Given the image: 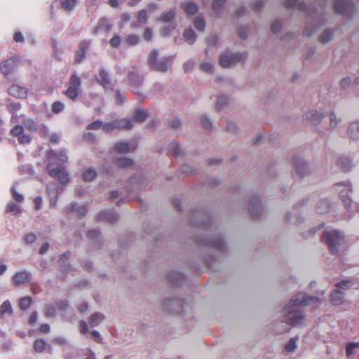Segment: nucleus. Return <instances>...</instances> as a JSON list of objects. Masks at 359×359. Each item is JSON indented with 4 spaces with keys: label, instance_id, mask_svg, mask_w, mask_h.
Instances as JSON below:
<instances>
[{
    "label": "nucleus",
    "instance_id": "1",
    "mask_svg": "<svg viewBox=\"0 0 359 359\" xmlns=\"http://www.w3.org/2000/svg\"><path fill=\"white\" fill-rule=\"evenodd\" d=\"M68 156L65 151L54 152L53 151L48 153L46 163L49 175L57 178L60 182L65 184L69 181V175L62 164L67 162Z\"/></svg>",
    "mask_w": 359,
    "mask_h": 359
},
{
    "label": "nucleus",
    "instance_id": "2",
    "mask_svg": "<svg viewBox=\"0 0 359 359\" xmlns=\"http://www.w3.org/2000/svg\"><path fill=\"white\" fill-rule=\"evenodd\" d=\"M336 190L339 193L344 204L351 212L359 211L358 203L353 202L349 196L351 192V185L349 182H339L335 184Z\"/></svg>",
    "mask_w": 359,
    "mask_h": 359
},
{
    "label": "nucleus",
    "instance_id": "3",
    "mask_svg": "<svg viewBox=\"0 0 359 359\" xmlns=\"http://www.w3.org/2000/svg\"><path fill=\"white\" fill-rule=\"evenodd\" d=\"M322 239L332 252H337L339 247L343 245L345 241L344 235L334 229L326 230Z\"/></svg>",
    "mask_w": 359,
    "mask_h": 359
},
{
    "label": "nucleus",
    "instance_id": "4",
    "mask_svg": "<svg viewBox=\"0 0 359 359\" xmlns=\"http://www.w3.org/2000/svg\"><path fill=\"white\" fill-rule=\"evenodd\" d=\"M133 126L132 122L128 119H122L120 121H115L114 123H103L100 121H96L88 125V128L91 130L102 129L106 132H111L115 128H126L128 129Z\"/></svg>",
    "mask_w": 359,
    "mask_h": 359
},
{
    "label": "nucleus",
    "instance_id": "5",
    "mask_svg": "<svg viewBox=\"0 0 359 359\" xmlns=\"http://www.w3.org/2000/svg\"><path fill=\"white\" fill-rule=\"evenodd\" d=\"M157 57L158 52L156 50H152L149 56L148 60L149 67L155 71L162 72L167 71L170 66L169 60L163 59L158 61Z\"/></svg>",
    "mask_w": 359,
    "mask_h": 359
},
{
    "label": "nucleus",
    "instance_id": "6",
    "mask_svg": "<svg viewBox=\"0 0 359 359\" xmlns=\"http://www.w3.org/2000/svg\"><path fill=\"white\" fill-rule=\"evenodd\" d=\"M243 60V55L239 53H222L219 58L220 65L224 68L231 67Z\"/></svg>",
    "mask_w": 359,
    "mask_h": 359
},
{
    "label": "nucleus",
    "instance_id": "7",
    "mask_svg": "<svg viewBox=\"0 0 359 359\" xmlns=\"http://www.w3.org/2000/svg\"><path fill=\"white\" fill-rule=\"evenodd\" d=\"M352 284L348 280H344L337 285V288L332 292V302L335 305H340L344 302V290L351 287Z\"/></svg>",
    "mask_w": 359,
    "mask_h": 359
},
{
    "label": "nucleus",
    "instance_id": "8",
    "mask_svg": "<svg viewBox=\"0 0 359 359\" xmlns=\"http://www.w3.org/2000/svg\"><path fill=\"white\" fill-rule=\"evenodd\" d=\"M13 136L18 138L19 143L25 144L31 142L32 137L29 133L20 124H16L11 131Z\"/></svg>",
    "mask_w": 359,
    "mask_h": 359
},
{
    "label": "nucleus",
    "instance_id": "9",
    "mask_svg": "<svg viewBox=\"0 0 359 359\" xmlns=\"http://www.w3.org/2000/svg\"><path fill=\"white\" fill-rule=\"evenodd\" d=\"M316 302L318 299L316 297H307L306 294L300 292L292 298L290 307L314 304Z\"/></svg>",
    "mask_w": 359,
    "mask_h": 359
},
{
    "label": "nucleus",
    "instance_id": "10",
    "mask_svg": "<svg viewBox=\"0 0 359 359\" xmlns=\"http://www.w3.org/2000/svg\"><path fill=\"white\" fill-rule=\"evenodd\" d=\"M17 116H13L12 117V122L13 123H17L18 122L19 124L22 125L24 128L29 133L31 132H34L37 130V124L36 121L29 117H27L25 116H21L20 120L17 121Z\"/></svg>",
    "mask_w": 359,
    "mask_h": 359
},
{
    "label": "nucleus",
    "instance_id": "11",
    "mask_svg": "<svg viewBox=\"0 0 359 359\" xmlns=\"http://www.w3.org/2000/svg\"><path fill=\"white\" fill-rule=\"evenodd\" d=\"M80 86V79L76 75H72L70 79L69 86L66 90L65 95L71 99H75L78 95Z\"/></svg>",
    "mask_w": 359,
    "mask_h": 359
},
{
    "label": "nucleus",
    "instance_id": "12",
    "mask_svg": "<svg viewBox=\"0 0 359 359\" xmlns=\"http://www.w3.org/2000/svg\"><path fill=\"white\" fill-rule=\"evenodd\" d=\"M304 316L299 310L290 311L285 317V320L294 325H299L304 321Z\"/></svg>",
    "mask_w": 359,
    "mask_h": 359
},
{
    "label": "nucleus",
    "instance_id": "13",
    "mask_svg": "<svg viewBox=\"0 0 359 359\" xmlns=\"http://www.w3.org/2000/svg\"><path fill=\"white\" fill-rule=\"evenodd\" d=\"M31 275L27 271H20L16 272L13 277V282L15 285L19 286L28 282Z\"/></svg>",
    "mask_w": 359,
    "mask_h": 359
},
{
    "label": "nucleus",
    "instance_id": "14",
    "mask_svg": "<svg viewBox=\"0 0 359 359\" xmlns=\"http://www.w3.org/2000/svg\"><path fill=\"white\" fill-rule=\"evenodd\" d=\"M136 147L134 142H120L116 144V150L120 153H127L133 151Z\"/></svg>",
    "mask_w": 359,
    "mask_h": 359
},
{
    "label": "nucleus",
    "instance_id": "15",
    "mask_svg": "<svg viewBox=\"0 0 359 359\" xmlns=\"http://www.w3.org/2000/svg\"><path fill=\"white\" fill-rule=\"evenodd\" d=\"M111 28V24L108 19L102 18L99 20L97 26L95 27L94 32L95 34L101 32H107Z\"/></svg>",
    "mask_w": 359,
    "mask_h": 359
},
{
    "label": "nucleus",
    "instance_id": "16",
    "mask_svg": "<svg viewBox=\"0 0 359 359\" xmlns=\"http://www.w3.org/2000/svg\"><path fill=\"white\" fill-rule=\"evenodd\" d=\"M10 95L18 98H24L27 96V90L18 85H13L8 90Z\"/></svg>",
    "mask_w": 359,
    "mask_h": 359
},
{
    "label": "nucleus",
    "instance_id": "17",
    "mask_svg": "<svg viewBox=\"0 0 359 359\" xmlns=\"http://www.w3.org/2000/svg\"><path fill=\"white\" fill-rule=\"evenodd\" d=\"M348 134L352 140H359V121L353 122L349 125Z\"/></svg>",
    "mask_w": 359,
    "mask_h": 359
},
{
    "label": "nucleus",
    "instance_id": "18",
    "mask_svg": "<svg viewBox=\"0 0 359 359\" xmlns=\"http://www.w3.org/2000/svg\"><path fill=\"white\" fill-rule=\"evenodd\" d=\"M15 67V60L13 59L8 60L0 65V71L4 75L10 74Z\"/></svg>",
    "mask_w": 359,
    "mask_h": 359
},
{
    "label": "nucleus",
    "instance_id": "19",
    "mask_svg": "<svg viewBox=\"0 0 359 359\" xmlns=\"http://www.w3.org/2000/svg\"><path fill=\"white\" fill-rule=\"evenodd\" d=\"M305 117L313 123H316L323 119V115L318 111L311 110L306 114Z\"/></svg>",
    "mask_w": 359,
    "mask_h": 359
},
{
    "label": "nucleus",
    "instance_id": "20",
    "mask_svg": "<svg viewBox=\"0 0 359 359\" xmlns=\"http://www.w3.org/2000/svg\"><path fill=\"white\" fill-rule=\"evenodd\" d=\"M359 351V343L349 342L346 344V354L347 357L355 355Z\"/></svg>",
    "mask_w": 359,
    "mask_h": 359
},
{
    "label": "nucleus",
    "instance_id": "21",
    "mask_svg": "<svg viewBox=\"0 0 359 359\" xmlns=\"http://www.w3.org/2000/svg\"><path fill=\"white\" fill-rule=\"evenodd\" d=\"M341 123V118L337 116L334 112L330 114V126L332 129H338L340 123Z\"/></svg>",
    "mask_w": 359,
    "mask_h": 359
},
{
    "label": "nucleus",
    "instance_id": "22",
    "mask_svg": "<svg viewBox=\"0 0 359 359\" xmlns=\"http://www.w3.org/2000/svg\"><path fill=\"white\" fill-rule=\"evenodd\" d=\"M13 313L11 304L8 300L5 301L0 307V316L4 317L5 315L11 316Z\"/></svg>",
    "mask_w": 359,
    "mask_h": 359
},
{
    "label": "nucleus",
    "instance_id": "23",
    "mask_svg": "<svg viewBox=\"0 0 359 359\" xmlns=\"http://www.w3.org/2000/svg\"><path fill=\"white\" fill-rule=\"evenodd\" d=\"M61 7L66 11H72L77 4V0H61Z\"/></svg>",
    "mask_w": 359,
    "mask_h": 359
},
{
    "label": "nucleus",
    "instance_id": "24",
    "mask_svg": "<svg viewBox=\"0 0 359 359\" xmlns=\"http://www.w3.org/2000/svg\"><path fill=\"white\" fill-rule=\"evenodd\" d=\"M67 210L75 212L79 215H83L86 212V208L84 205H78L76 203H71L67 207Z\"/></svg>",
    "mask_w": 359,
    "mask_h": 359
},
{
    "label": "nucleus",
    "instance_id": "25",
    "mask_svg": "<svg viewBox=\"0 0 359 359\" xmlns=\"http://www.w3.org/2000/svg\"><path fill=\"white\" fill-rule=\"evenodd\" d=\"M104 316L102 313H95L90 316V323L92 326H97L104 320Z\"/></svg>",
    "mask_w": 359,
    "mask_h": 359
},
{
    "label": "nucleus",
    "instance_id": "26",
    "mask_svg": "<svg viewBox=\"0 0 359 359\" xmlns=\"http://www.w3.org/2000/svg\"><path fill=\"white\" fill-rule=\"evenodd\" d=\"M182 8H183L184 12L189 15H193V14L196 13L198 11L197 6L195 4L191 3V2L184 3L182 5Z\"/></svg>",
    "mask_w": 359,
    "mask_h": 359
},
{
    "label": "nucleus",
    "instance_id": "27",
    "mask_svg": "<svg viewBox=\"0 0 359 359\" xmlns=\"http://www.w3.org/2000/svg\"><path fill=\"white\" fill-rule=\"evenodd\" d=\"M6 212H12L13 215H19L21 213L22 208L20 205H18L13 202H11V203H8L6 208Z\"/></svg>",
    "mask_w": 359,
    "mask_h": 359
},
{
    "label": "nucleus",
    "instance_id": "28",
    "mask_svg": "<svg viewBox=\"0 0 359 359\" xmlns=\"http://www.w3.org/2000/svg\"><path fill=\"white\" fill-rule=\"evenodd\" d=\"M53 185H48L47 187V191L50 196V205L53 207L56 204L57 191H53Z\"/></svg>",
    "mask_w": 359,
    "mask_h": 359
},
{
    "label": "nucleus",
    "instance_id": "29",
    "mask_svg": "<svg viewBox=\"0 0 359 359\" xmlns=\"http://www.w3.org/2000/svg\"><path fill=\"white\" fill-rule=\"evenodd\" d=\"M184 38L187 43L190 44L193 43L196 39L194 32L191 29H186L184 32Z\"/></svg>",
    "mask_w": 359,
    "mask_h": 359
},
{
    "label": "nucleus",
    "instance_id": "30",
    "mask_svg": "<svg viewBox=\"0 0 359 359\" xmlns=\"http://www.w3.org/2000/svg\"><path fill=\"white\" fill-rule=\"evenodd\" d=\"M98 82L104 87L107 88L109 85L107 79V74L104 70H100L99 74Z\"/></svg>",
    "mask_w": 359,
    "mask_h": 359
},
{
    "label": "nucleus",
    "instance_id": "31",
    "mask_svg": "<svg viewBox=\"0 0 359 359\" xmlns=\"http://www.w3.org/2000/svg\"><path fill=\"white\" fill-rule=\"evenodd\" d=\"M96 176L95 171L92 168H88L85 170V171L83 173V178L85 181H91L93 180Z\"/></svg>",
    "mask_w": 359,
    "mask_h": 359
},
{
    "label": "nucleus",
    "instance_id": "32",
    "mask_svg": "<svg viewBox=\"0 0 359 359\" xmlns=\"http://www.w3.org/2000/svg\"><path fill=\"white\" fill-rule=\"evenodd\" d=\"M175 15L174 11H170L163 13L159 18V20L162 22H169L175 18Z\"/></svg>",
    "mask_w": 359,
    "mask_h": 359
},
{
    "label": "nucleus",
    "instance_id": "33",
    "mask_svg": "<svg viewBox=\"0 0 359 359\" xmlns=\"http://www.w3.org/2000/svg\"><path fill=\"white\" fill-rule=\"evenodd\" d=\"M31 304H32V299L30 297H23L20 301V307L22 309L25 310L30 306Z\"/></svg>",
    "mask_w": 359,
    "mask_h": 359
},
{
    "label": "nucleus",
    "instance_id": "34",
    "mask_svg": "<svg viewBox=\"0 0 359 359\" xmlns=\"http://www.w3.org/2000/svg\"><path fill=\"white\" fill-rule=\"evenodd\" d=\"M46 348V342L43 339H39L34 342V348L38 352H42Z\"/></svg>",
    "mask_w": 359,
    "mask_h": 359
},
{
    "label": "nucleus",
    "instance_id": "35",
    "mask_svg": "<svg viewBox=\"0 0 359 359\" xmlns=\"http://www.w3.org/2000/svg\"><path fill=\"white\" fill-rule=\"evenodd\" d=\"M147 117V112L144 110H137L134 114V119L141 122L143 121Z\"/></svg>",
    "mask_w": 359,
    "mask_h": 359
},
{
    "label": "nucleus",
    "instance_id": "36",
    "mask_svg": "<svg viewBox=\"0 0 359 359\" xmlns=\"http://www.w3.org/2000/svg\"><path fill=\"white\" fill-rule=\"evenodd\" d=\"M332 37V32L330 30L325 31L320 36V41L323 43L328 42Z\"/></svg>",
    "mask_w": 359,
    "mask_h": 359
},
{
    "label": "nucleus",
    "instance_id": "37",
    "mask_svg": "<svg viewBox=\"0 0 359 359\" xmlns=\"http://www.w3.org/2000/svg\"><path fill=\"white\" fill-rule=\"evenodd\" d=\"M194 27L199 31L205 28V21L201 18L197 17L194 20Z\"/></svg>",
    "mask_w": 359,
    "mask_h": 359
},
{
    "label": "nucleus",
    "instance_id": "38",
    "mask_svg": "<svg viewBox=\"0 0 359 359\" xmlns=\"http://www.w3.org/2000/svg\"><path fill=\"white\" fill-rule=\"evenodd\" d=\"M228 102V97L226 95H222L217 97V107L221 108L224 107Z\"/></svg>",
    "mask_w": 359,
    "mask_h": 359
},
{
    "label": "nucleus",
    "instance_id": "39",
    "mask_svg": "<svg viewBox=\"0 0 359 359\" xmlns=\"http://www.w3.org/2000/svg\"><path fill=\"white\" fill-rule=\"evenodd\" d=\"M64 108V104L60 102H55L52 105V111L55 114L61 112Z\"/></svg>",
    "mask_w": 359,
    "mask_h": 359
},
{
    "label": "nucleus",
    "instance_id": "40",
    "mask_svg": "<svg viewBox=\"0 0 359 359\" xmlns=\"http://www.w3.org/2000/svg\"><path fill=\"white\" fill-rule=\"evenodd\" d=\"M297 341L294 339H291L285 345V348L287 351H294L297 348Z\"/></svg>",
    "mask_w": 359,
    "mask_h": 359
},
{
    "label": "nucleus",
    "instance_id": "41",
    "mask_svg": "<svg viewBox=\"0 0 359 359\" xmlns=\"http://www.w3.org/2000/svg\"><path fill=\"white\" fill-rule=\"evenodd\" d=\"M147 18H148V16H147L146 11L142 10V11L139 12L138 17H137V20H138V22L140 24L146 23L147 21Z\"/></svg>",
    "mask_w": 359,
    "mask_h": 359
},
{
    "label": "nucleus",
    "instance_id": "42",
    "mask_svg": "<svg viewBox=\"0 0 359 359\" xmlns=\"http://www.w3.org/2000/svg\"><path fill=\"white\" fill-rule=\"evenodd\" d=\"M126 41L130 45H136L139 42V37L135 34H130L126 37Z\"/></svg>",
    "mask_w": 359,
    "mask_h": 359
},
{
    "label": "nucleus",
    "instance_id": "43",
    "mask_svg": "<svg viewBox=\"0 0 359 359\" xmlns=\"http://www.w3.org/2000/svg\"><path fill=\"white\" fill-rule=\"evenodd\" d=\"M328 209L329 205L327 201L321 202L320 204L317 207V211L320 214L325 212Z\"/></svg>",
    "mask_w": 359,
    "mask_h": 359
},
{
    "label": "nucleus",
    "instance_id": "44",
    "mask_svg": "<svg viewBox=\"0 0 359 359\" xmlns=\"http://www.w3.org/2000/svg\"><path fill=\"white\" fill-rule=\"evenodd\" d=\"M175 29V25H169L164 27L161 30V34L163 36H168L172 30Z\"/></svg>",
    "mask_w": 359,
    "mask_h": 359
},
{
    "label": "nucleus",
    "instance_id": "45",
    "mask_svg": "<svg viewBox=\"0 0 359 359\" xmlns=\"http://www.w3.org/2000/svg\"><path fill=\"white\" fill-rule=\"evenodd\" d=\"M201 67L203 71L207 73H211L213 69L212 65L210 62H203Z\"/></svg>",
    "mask_w": 359,
    "mask_h": 359
},
{
    "label": "nucleus",
    "instance_id": "46",
    "mask_svg": "<svg viewBox=\"0 0 359 359\" xmlns=\"http://www.w3.org/2000/svg\"><path fill=\"white\" fill-rule=\"evenodd\" d=\"M121 37L118 35H115L111 40H110V45L112 47H117L119 46L121 43Z\"/></svg>",
    "mask_w": 359,
    "mask_h": 359
},
{
    "label": "nucleus",
    "instance_id": "47",
    "mask_svg": "<svg viewBox=\"0 0 359 359\" xmlns=\"http://www.w3.org/2000/svg\"><path fill=\"white\" fill-rule=\"evenodd\" d=\"M12 194L14 199L18 202L23 201L24 196L21 194L18 193L14 188L12 189Z\"/></svg>",
    "mask_w": 359,
    "mask_h": 359
},
{
    "label": "nucleus",
    "instance_id": "48",
    "mask_svg": "<svg viewBox=\"0 0 359 359\" xmlns=\"http://www.w3.org/2000/svg\"><path fill=\"white\" fill-rule=\"evenodd\" d=\"M152 30L151 28L149 27H147L145 29H144V34H143V36H144V39L145 40H147V41H149L152 38Z\"/></svg>",
    "mask_w": 359,
    "mask_h": 359
},
{
    "label": "nucleus",
    "instance_id": "49",
    "mask_svg": "<svg viewBox=\"0 0 359 359\" xmlns=\"http://www.w3.org/2000/svg\"><path fill=\"white\" fill-rule=\"evenodd\" d=\"M8 109L11 112L13 113L20 109V105L18 103H10L8 105Z\"/></svg>",
    "mask_w": 359,
    "mask_h": 359
},
{
    "label": "nucleus",
    "instance_id": "50",
    "mask_svg": "<svg viewBox=\"0 0 359 359\" xmlns=\"http://www.w3.org/2000/svg\"><path fill=\"white\" fill-rule=\"evenodd\" d=\"M35 240H36V236L33 233H29V234L27 235L25 238V241L27 243H32L35 241Z\"/></svg>",
    "mask_w": 359,
    "mask_h": 359
},
{
    "label": "nucleus",
    "instance_id": "51",
    "mask_svg": "<svg viewBox=\"0 0 359 359\" xmlns=\"http://www.w3.org/2000/svg\"><path fill=\"white\" fill-rule=\"evenodd\" d=\"M119 164L123 167H128L132 165V161L128 158H123L120 161Z\"/></svg>",
    "mask_w": 359,
    "mask_h": 359
},
{
    "label": "nucleus",
    "instance_id": "52",
    "mask_svg": "<svg viewBox=\"0 0 359 359\" xmlns=\"http://www.w3.org/2000/svg\"><path fill=\"white\" fill-rule=\"evenodd\" d=\"M35 208L36 210L41 208L42 205V198L41 196H37L34 198Z\"/></svg>",
    "mask_w": 359,
    "mask_h": 359
},
{
    "label": "nucleus",
    "instance_id": "53",
    "mask_svg": "<svg viewBox=\"0 0 359 359\" xmlns=\"http://www.w3.org/2000/svg\"><path fill=\"white\" fill-rule=\"evenodd\" d=\"M201 123L205 128L209 129L210 128L211 123L208 118H202Z\"/></svg>",
    "mask_w": 359,
    "mask_h": 359
},
{
    "label": "nucleus",
    "instance_id": "54",
    "mask_svg": "<svg viewBox=\"0 0 359 359\" xmlns=\"http://www.w3.org/2000/svg\"><path fill=\"white\" fill-rule=\"evenodd\" d=\"M80 331H81V333H86L88 331V325L83 321L81 322Z\"/></svg>",
    "mask_w": 359,
    "mask_h": 359
},
{
    "label": "nucleus",
    "instance_id": "55",
    "mask_svg": "<svg viewBox=\"0 0 359 359\" xmlns=\"http://www.w3.org/2000/svg\"><path fill=\"white\" fill-rule=\"evenodd\" d=\"M225 0H214L212 6L215 9L219 8V7L224 2Z\"/></svg>",
    "mask_w": 359,
    "mask_h": 359
},
{
    "label": "nucleus",
    "instance_id": "56",
    "mask_svg": "<svg viewBox=\"0 0 359 359\" xmlns=\"http://www.w3.org/2000/svg\"><path fill=\"white\" fill-rule=\"evenodd\" d=\"M351 83V80L348 78H344L341 81V86L343 88L347 87Z\"/></svg>",
    "mask_w": 359,
    "mask_h": 359
},
{
    "label": "nucleus",
    "instance_id": "57",
    "mask_svg": "<svg viewBox=\"0 0 359 359\" xmlns=\"http://www.w3.org/2000/svg\"><path fill=\"white\" fill-rule=\"evenodd\" d=\"M55 309L51 306H48L46 307V314L47 316H53L54 315Z\"/></svg>",
    "mask_w": 359,
    "mask_h": 359
},
{
    "label": "nucleus",
    "instance_id": "58",
    "mask_svg": "<svg viewBox=\"0 0 359 359\" xmlns=\"http://www.w3.org/2000/svg\"><path fill=\"white\" fill-rule=\"evenodd\" d=\"M123 0H109V4L110 6L115 8L118 6L119 2L122 1Z\"/></svg>",
    "mask_w": 359,
    "mask_h": 359
},
{
    "label": "nucleus",
    "instance_id": "59",
    "mask_svg": "<svg viewBox=\"0 0 359 359\" xmlns=\"http://www.w3.org/2000/svg\"><path fill=\"white\" fill-rule=\"evenodd\" d=\"M85 54L83 51L78 52L76 54V60L78 62H80L84 57Z\"/></svg>",
    "mask_w": 359,
    "mask_h": 359
},
{
    "label": "nucleus",
    "instance_id": "60",
    "mask_svg": "<svg viewBox=\"0 0 359 359\" xmlns=\"http://www.w3.org/2000/svg\"><path fill=\"white\" fill-rule=\"evenodd\" d=\"M14 39L15 41H22L23 39V36L20 32H18L14 36Z\"/></svg>",
    "mask_w": 359,
    "mask_h": 359
},
{
    "label": "nucleus",
    "instance_id": "61",
    "mask_svg": "<svg viewBox=\"0 0 359 359\" xmlns=\"http://www.w3.org/2000/svg\"><path fill=\"white\" fill-rule=\"evenodd\" d=\"M37 319V313L36 312L33 313L29 318V323L31 324L34 323Z\"/></svg>",
    "mask_w": 359,
    "mask_h": 359
},
{
    "label": "nucleus",
    "instance_id": "62",
    "mask_svg": "<svg viewBox=\"0 0 359 359\" xmlns=\"http://www.w3.org/2000/svg\"><path fill=\"white\" fill-rule=\"evenodd\" d=\"M40 330L41 332H48L50 330V326L48 324H43L41 326Z\"/></svg>",
    "mask_w": 359,
    "mask_h": 359
},
{
    "label": "nucleus",
    "instance_id": "63",
    "mask_svg": "<svg viewBox=\"0 0 359 359\" xmlns=\"http://www.w3.org/2000/svg\"><path fill=\"white\" fill-rule=\"evenodd\" d=\"M123 100V97L118 92H116V101L118 103H121V102H122Z\"/></svg>",
    "mask_w": 359,
    "mask_h": 359
},
{
    "label": "nucleus",
    "instance_id": "64",
    "mask_svg": "<svg viewBox=\"0 0 359 359\" xmlns=\"http://www.w3.org/2000/svg\"><path fill=\"white\" fill-rule=\"evenodd\" d=\"M48 248V245L47 243L43 244L40 249V253L41 254L45 253L47 251Z\"/></svg>",
    "mask_w": 359,
    "mask_h": 359
}]
</instances>
